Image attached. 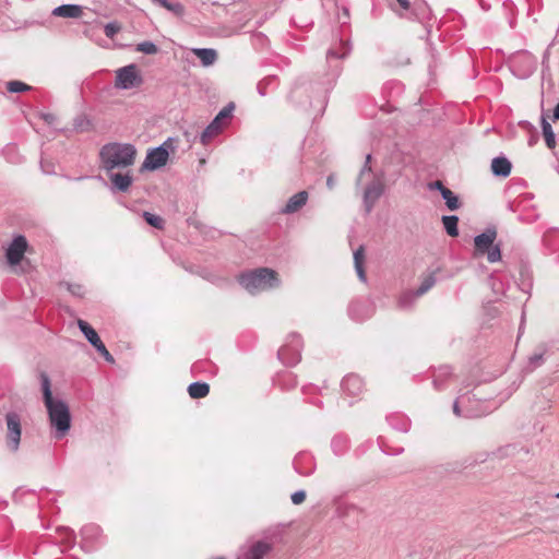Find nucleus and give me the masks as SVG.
Instances as JSON below:
<instances>
[{
    "instance_id": "nucleus-1",
    "label": "nucleus",
    "mask_w": 559,
    "mask_h": 559,
    "mask_svg": "<svg viewBox=\"0 0 559 559\" xmlns=\"http://www.w3.org/2000/svg\"><path fill=\"white\" fill-rule=\"evenodd\" d=\"M350 51L352 46L347 40L340 39L333 44L326 52L331 70L317 82L298 80L290 92V100L300 107L309 106L316 116H321L328 105L329 94L334 88L343 69L338 62L333 64V60L344 59Z\"/></svg>"
},
{
    "instance_id": "nucleus-2",
    "label": "nucleus",
    "mask_w": 559,
    "mask_h": 559,
    "mask_svg": "<svg viewBox=\"0 0 559 559\" xmlns=\"http://www.w3.org/2000/svg\"><path fill=\"white\" fill-rule=\"evenodd\" d=\"M40 384L50 426L55 429V437L61 439L71 428L69 406L64 401L52 396L50 379L45 372L40 373Z\"/></svg>"
},
{
    "instance_id": "nucleus-3",
    "label": "nucleus",
    "mask_w": 559,
    "mask_h": 559,
    "mask_svg": "<svg viewBox=\"0 0 559 559\" xmlns=\"http://www.w3.org/2000/svg\"><path fill=\"white\" fill-rule=\"evenodd\" d=\"M99 168L104 171L131 168L136 158V148L130 142H107L98 153Z\"/></svg>"
},
{
    "instance_id": "nucleus-4",
    "label": "nucleus",
    "mask_w": 559,
    "mask_h": 559,
    "mask_svg": "<svg viewBox=\"0 0 559 559\" xmlns=\"http://www.w3.org/2000/svg\"><path fill=\"white\" fill-rule=\"evenodd\" d=\"M239 284L250 294L270 290L280 286L277 273L269 267H259L238 277Z\"/></svg>"
},
{
    "instance_id": "nucleus-5",
    "label": "nucleus",
    "mask_w": 559,
    "mask_h": 559,
    "mask_svg": "<svg viewBox=\"0 0 559 559\" xmlns=\"http://www.w3.org/2000/svg\"><path fill=\"white\" fill-rule=\"evenodd\" d=\"M497 238V230L493 227L487 228L484 233L474 238L475 252L478 255L487 254V260L490 263H496L501 260V249L499 245H495Z\"/></svg>"
},
{
    "instance_id": "nucleus-6",
    "label": "nucleus",
    "mask_w": 559,
    "mask_h": 559,
    "mask_svg": "<svg viewBox=\"0 0 559 559\" xmlns=\"http://www.w3.org/2000/svg\"><path fill=\"white\" fill-rule=\"evenodd\" d=\"M234 110V103H228L223 109H221L211 123L198 132V134H200V140H210L217 136L231 122Z\"/></svg>"
},
{
    "instance_id": "nucleus-7",
    "label": "nucleus",
    "mask_w": 559,
    "mask_h": 559,
    "mask_svg": "<svg viewBox=\"0 0 559 559\" xmlns=\"http://www.w3.org/2000/svg\"><path fill=\"white\" fill-rule=\"evenodd\" d=\"M302 340L297 333L287 336L285 344L278 349V359L287 365L295 366L301 359Z\"/></svg>"
},
{
    "instance_id": "nucleus-8",
    "label": "nucleus",
    "mask_w": 559,
    "mask_h": 559,
    "mask_svg": "<svg viewBox=\"0 0 559 559\" xmlns=\"http://www.w3.org/2000/svg\"><path fill=\"white\" fill-rule=\"evenodd\" d=\"M536 58L527 51H518L510 59V69L519 79L531 76L536 70Z\"/></svg>"
},
{
    "instance_id": "nucleus-9",
    "label": "nucleus",
    "mask_w": 559,
    "mask_h": 559,
    "mask_svg": "<svg viewBox=\"0 0 559 559\" xmlns=\"http://www.w3.org/2000/svg\"><path fill=\"white\" fill-rule=\"evenodd\" d=\"M5 444L10 452L16 453L20 449L22 424L21 417L17 413L9 412L5 415Z\"/></svg>"
},
{
    "instance_id": "nucleus-10",
    "label": "nucleus",
    "mask_w": 559,
    "mask_h": 559,
    "mask_svg": "<svg viewBox=\"0 0 559 559\" xmlns=\"http://www.w3.org/2000/svg\"><path fill=\"white\" fill-rule=\"evenodd\" d=\"M142 78L135 64H129L117 70L115 86L122 90H130L139 86Z\"/></svg>"
},
{
    "instance_id": "nucleus-11",
    "label": "nucleus",
    "mask_w": 559,
    "mask_h": 559,
    "mask_svg": "<svg viewBox=\"0 0 559 559\" xmlns=\"http://www.w3.org/2000/svg\"><path fill=\"white\" fill-rule=\"evenodd\" d=\"M167 143L163 142L162 145L147 152L142 164V170H156L166 165L169 156V152L166 148Z\"/></svg>"
},
{
    "instance_id": "nucleus-12",
    "label": "nucleus",
    "mask_w": 559,
    "mask_h": 559,
    "mask_svg": "<svg viewBox=\"0 0 559 559\" xmlns=\"http://www.w3.org/2000/svg\"><path fill=\"white\" fill-rule=\"evenodd\" d=\"M28 248L26 238L23 235H17L13 238L5 251V258L10 266H15L21 263L24 254Z\"/></svg>"
},
{
    "instance_id": "nucleus-13",
    "label": "nucleus",
    "mask_w": 559,
    "mask_h": 559,
    "mask_svg": "<svg viewBox=\"0 0 559 559\" xmlns=\"http://www.w3.org/2000/svg\"><path fill=\"white\" fill-rule=\"evenodd\" d=\"M110 181V190L112 192H128L133 183L131 168L124 170L105 171Z\"/></svg>"
},
{
    "instance_id": "nucleus-14",
    "label": "nucleus",
    "mask_w": 559,
    "mask_h": 559,
    "mask_svg": "<svg viewBox=\"0 0 559 559\" xmlns=\"http://www.w3.org/2000/svg\"><path fill=\"white\" fill-rule=\"evenodd\" d=\"M271 549L272 546L267 542H254L251 545L242 547L237 559H263Z\"/></svg>"
},
{
    "instance_id": "nucleus-15",
    "label": "nucleus",
    "mask_w": 559,
    "mask_h": 559,
    "mask_svg": "<svg viewBox=\"0 0 559 559\" xmlns=\"http://www.w3.org/2000/svg\"><path fill=\"white\" fill-rule=\"evenodd\" d=\"M383 183L381 179H373L365 189L364 192V205L367 213H370L383 193Z\"/></svg>"
},
{
    "instance_id": "nucleus-16",
    "label": "nucleus",
    "mask_w": 559,
    "mask_h": 559,
    "mask_svg": "<svg viewBox=\"0 0 559 559\" xmlns=\"http://www.w3.org/2000/svg\"><path fill=\"white\" fill-rule=\"evenodd\" d=\"M429 190H437L440 192L442 199L445 202L447 207L450 211H456L461 207V202L459 200V197L449 188H447L442 181L436 180L428 183Z\"/></svg>"
},
{
    "instance_id": "nucleus-17",
    "label": "nucleus",
    "mask_w": 559,
    "mask_h": 559,
    "mask_svg": "<svg viewBox=\"0 0 559 559\" xmlns=\"http://www.w3.org/2000/svg\"><path fill=\"white\" fill-rule=\"evenodd\" d=\"M343 391L352 396H358L365 388L362 379L358 374H348L342 381Z\"/></svg>"
},
{
    "instance_id": "nucleus-18",
    "label": "nucleus",
    "mask_w": 559,
    "mask_h": 559,
    "mask_svg": "<svg viewBox=\"0 0 559 559\" xmlns=\"http://www.w3.org/2000/svg\"><path fill=\"white\" fill-rule=\"evenodd\" d=\"M308 192L300 191L288 199L285 206L281 210L283 214H294L302 209L308 201Z\"/></svg>"
},
{
    "instance_id": "nucleus-19",
    "label": "nucleus",
    "mask_w": 559,
    "mask_h": 559,
    "mask_svg": "<svg viewBox=\"0 0 559 559\" xmlns=\"http://www.w3.org/2000/svg\"><path fill=\"white\" fill-rule=\"evenodd\" d=\"M51 14L63 19H80L83 15V7L79 4H62L56 7Z\"/></svg>"
},
{
    "instance_id": "nucleus-20",
    "label": "nucleus",
    "mask_w": 559,
    "mask_h": 559,
    "mask_svg": "<svg viewBox=\"0 0 559 559\" xmlns=\"http://www.w3.org/2000/svg\"><path fill=\"white\" fill-rule=\"evenodd\" d=\"M512 170V164L506 156H497L491 160V171L496 177L507 178Z\"/></svg>"
},
{
    "instance_id": "nucleus-21",
    "label": "nucleus",
    "mask_w": 559,
    "mask_h": 559,
    "mask_svg": "<svg viewBox=\"0 0 559 559\" xmlns=\"http://www.w3.org/2000/svg\"><path fill=\"white\" fill-rule=\"evenodd\" d=\"M193 55H195L203 67H210L217 60V51L213 48H193Z\"/></svg>"
},
{
    "instance_id": "nucleus-22",
    "label": "nucleus",
    "mask_w": 559,
    "mask_h": 559,
    "mask_svg": "<svg viewBox=\"0 0 559 559\" xmlns=\"http://www.w3.org/2000/svg\"><path fill=\"white\" fill-rule=\"evenodd\" d=\"M0 154H2L8 162L19 164L22 162V156L16 152L15 142H0Z\"/></svg>"
},
{
    "instance_id": "nucleus-23",
    "label": "nucleus",
    "mask_w": 559,
    "mask_h": 559,
    "mask_svg": "<svg viewBox=\"0 0 559 559\" xmlns=\"http://www.w3.org/2000/svg\"><path fill=\"white\" fill-rule=\"evenodd\" d=\"M337 515L344 520L353 518L354 522L359 521V516L361 515V511L355 504L349 503H340L336 509Z\"/></svg>"
},
{
    "instance_id": "nucleus-24",
    "label": "nucleus",
    "mask_w": 559,
    "mask_h": 559,
    "mask_svg": "<svg viewBox=\"0 0 559 559\" xmlns=\"http://www.w3.org/2000/svg\"><path fill=\"white\" fill-rule=\"evenodd\" d=\"M78 325L92 346L96 347L99 343H103L97 332L86 321L79 320Z\"/></svg>"
},
{
    "instance_id": "nucleus-25",
    "label": "nucleus",
    "mask_w": 559,
    "mask_h": 559,
    "mask_svg": "<svg viewBox=\"0 0 559 559\" xmlns=\"http://www.w3.org/2000/svg\"><path fill=\"white\" fill-rule=\"evenodd\" d=\"M153 3L166 9L177 17H182L186 13L185 7L180 2H170L168 0H152Z\"/></svg>"
},
{
    "instance_id": "nucleus-26",
    "label": "nucleus",
    "mask_w": 559,
    "mask_h": 559,
    "mask_svg": "<svg viewBox=\"0 0 559 559\" xmlns=\"http://www.w3.org/2000/svg\"><path fill=\"white\" fill-rule=\"evenodd\" d=\"M365 261V250L364 247L360 246L354 251V264L356 273L361 282H366V273L364 269Z\"/></svg>"
},
{
    "instance_id": "nucleus-27",
    "label": "nucleus",
    "mask_w": 559,
    "mask_h": 559,
    "mask_svg": "<svg viewBox=\"0 0 559 559\" xmlns=\"http://www.w3.org/2000/svg\"><path fill=\"white\" fill-rule=\"evenodd\" d=\"M466 401H469V396L467 395H461L454 401L453 413L457 417H473L476 415L473 411L463 408Z\"/></svg>"
},
{
    "instance_id": "nucleus-28",
    "label": "nucleus",
    "mask_w": 559,
    "mask_h": 559,
    "mask_svg": "<svg viewBox=\"0 0 559 559\" xmlns=\"http://www.w3.org/2000/svg\"><path fill=\"white\" fill-rule=\"evenodd\" d=\"M210 392V385L205 382H192L188 386V393L192 399L205 397Z\"/></svg>"
},
{
    "instance_id": "nucleus-29",
    "label": "nucleus",
    "mask_w": 559,
    "mask_h": 559,
    "mask_svg": "<svg viewBox=\"0 0 559 559\" xmlns=\"http://www.w3.org/2000/svg\"><path fill=\"white\" fill-rule=\"evenodd\" d=\"M102 534V530L96 524H87L82 527L81 535L82 538L86 542H96Z\"/></svg>"
},
{
    "instance_id": "nucleus-30",
    "label": "nucleus",
    "mask_w": 559,
    "mask_h": 559,
    "mask_svg": "<svg viewBox=\"0 0 559 559\" xmlns=\"http://www.w3.org/2000/svg\"><path fill=\"white\" fill-rule=\"evenodd\" d=\"M442 223H443L444 229L449 236L456 237L459 235V229H457L459 217L457 216L443 215Z\"/></svg>"
},
{
    "instance_id": "nucleus-31",
    "label": "nucleus",
    "mask_w": 559,
    "mask_h": 559,
    "mask_svg": "<svg viewBox=\"0 0 559 559\" xmlns=\"http://www.w3.org/2000/svg\"><path fill=\"white\" fill-rule=\"evenodd\" d=\"M452 374V371H451V368L449 366H443V367H440L435 376H433V386L436 388V390H442L443 389V382L447 378L451 377Z\"/></svg>"
},
{
    "instance_id": "nucleus-32",
    "label": "nucleus",
    "mask_w": 559,
    "mask_h": 559,
    "mask_svg": "<svg viewBox=\"0 0 559 559\" xmlns=\"http://www.w3.org/2000/svg\"><path fill=\"white\" fill-rule=\"evenodd\" d=\"M276 383L284 390H289L296 386V376L293 372H284L278 376Z\"/></svg>"
},
{
    "instance_id": "nucleus-33",
    "label": "nucleus",
    "mask_w": 559,
    "mask_h": 559,
    "mask_svg": "<svg viewBox=\"0 0 559 559\" xmlns=\"http://www.w3.org/2000/svg\"><path fill=\"white\" fill-rule=\"evenodd\" d=\"M331 448L336 455H342L348 449V440L344 436H335L331 441Z\"/></svg>"
},
{
    "instance_id": "nucleus-34",
    "label": "nucleus",
    "mask_w": 559,
    "mask_h": 559,
    "mask_svg": "<svg viewBox=\"0 0 559 559\" xmlns=\"http://www.w3.org/2000/svg\"><path fill=\"white\" fill-rule=\"evenodd\" d=\"M436 284V275L435 272L426 275L423 280L418 288L415 290L417 296L425 295L428 290H430Z\"/></svg>"
},
{
    "instance_id": "nucleus-35",
    "label": "nucleus",
    "mask_w": 559,
    "mask_h": 559,
    "mask_svg": "<svg viewBox=\"0 0 559 559\" xmlns=\"http://www.w3.org/2000/svg\"><path fill=\"white\" fill-rule=\"evenodd\" d=\"M418 297L415 290L405 292L399 298V307L401 309H409Z\"/></svg>"
},
{
    "instance_id": "nucleus-36",
    "label": "nucleus",
    "mask_w": 559,
    "mask_h": 559,
    "mask_svg": "<svg viewBox=\"0 0 559 559\" xmlns=\"http://www.w3.org/2000/svg\"><path fill=\"white\" fill-rule=\"evenodd\" d=\"M33 87L31 85L17 80L9 81L7 83V90L10 93H23L28 92Z\"/></svg>"
},
{
    "instance_id": "nucleus-37",
    "label": "nucleus",
    "mask_w": 559,
    "mask_h": 559,
    "mask_svg": "<svg viewBox=\"0 0 559 559\" xmlns=\"http://www.w3.org/2000/svg\"><path fill=\"white\" fill-rule=\"evenodd\" d=\"M364 304L360 302V301H353L349 307H348V313L349 316L357 320V321H362L365 318L368 317V313L367 314H360V309L364 308Z\"/></svg>"
},
{
    "instance_id": "nucleus-38",
    "label": "nucleus",
    "mask_w": 559,
    "mask_h": 559,
    "mask_svg": "<svg viewBox=\"0 0 559 559\" xmlns=\"http://www.w3.org/2000/svg\"><path fill=\"white\" fill-rule=\"evenodd\" d=\"M135 50L145 55H155L158 51V47L153 41L145 40L138 44Z\"/></svg>"
},
{
    "instance_id": "nucleus-39",
    "label": "nucleus",
    "mask_w": 559,
    "mask_h": 559,
    "mask_svg": "<svg viewBox=\"0 0 559 559\" xmlns=\"http://www.w3.org/2000/svg\"><path fill=\"white\" fill-rule=\"evenodd\" d=\"M143 217L148 225L157 229H162L164 227V219L158 215L152 214L150 212H144Z\"/></svg>"
},
{
    "instance_id": "nucleus-40",
    "label": "nucleus",
    "mask_w": 559,
    "mask_h": 559,
    "mask_svg": "<svg viewBox=\"0 0 559 559\" xmlns=\"http://www.w3.org/2000/svg\"><path fill=\"white\" fill-rule=\"evenodd\" d=\"M121 31V24L117 21L109 22L104 26L106 37L114 38Z\"/></svg>"
},
{
    "instance_id": "nucleus-41",
    "label": "nucleus",
    "mask_w": 559,
    "mask_h": 559,
    "mask_svg": "<svg viewBox=\"0 0 559 559\" xmlns=\"http://www.w3.org/2000/svg\"><path fill=\"white\" fill-rule=\"evenodd\" d=\"M370 162H371V154H367L366 155V162H365V165L364 167L361 168L360 173H359V176L357 178V181H356V185L357 186H360L361 182L364 181L365 177L366 176H370L371 175V166H370Z\"/></svg>"
},
{
    "instance_id": "nucleus-42",
    "label": "nucleus",
    "mask_w": 559,
    "mask_h": 559,
    "mask_svg": "<svg viewBox=\"0 0 559 559\" xmlns=\"http://www.w3.org/2000/svg\"><path fill=\"white\" fill-rule=\"evenodd\" d=\"M542 128L544 140H555V133L552 131L551 124L546 120L544 116H542Z\"/></svg>"
},
{
    "instance_id": "nucleus-43",
    "label": "nucleus",
    "mask_w": 559,
    "mask_h": 559,
    "mask_svg": "<svg viewBox=\"0 0 559 559\" xmlns=\"http://www.w3.org/2000/svg\"><path fill=\"white\" fill-rule=\"evenodd\" d=\"M90 121L84 116L78 117L74 121V129L80 132L87 131L90 129Z\"/></svg>"
},
{
    "instance_id": "nucleus-44",
    "label": "nucleus",
    "mask_w": 559,
    "mask_h": 559,
    "mask_svg": "<svg viewBox=\"0 0 559 559\" xmlns=\"http://www.w3.org/2000/svg\"><path fill=\"white\" fill-rule=\"evenodd\" d=\"M544 362V357H543V354H534L530 357V360H528V368L530 370H534L535 368L542 366V364Z\"/></svg>"
},
{
    "instance_id": "nucleus-45",
    "label": "nucleus",
    "mask_w": 559,
    "mask_h": 559,
    "mask_svg": "<svg viewBox=\"0 0 559 559\" xmlns=\"http://www.w3.org/2000/svg\"><path fill=\"white\" fill-rule=\"evenodd\" d=\"M61 533H62L64 543H67L68 545H72L74 543L75 534L72 530H70L68 527H63V528H61Z\"/></svg>"
},
{
    "instance_id": "nucleus-46",
    "label": "nucleus",
    "mask_w": 559,
    "mask_h": 559,
    "mask_svg": "<svg viewBox=\"0 0 559 559\" xmlns=\"http://www.w3.org/2000/svg\"><path fill=\"white\" fill-rule=\"evenodd\" d=\"M39 118L43 119L47 124L49 126H55V123L57 122L58 118L55 114L52 112H39L38 114Z\"/></svg>"
},
{
    "instance_id": "nucleus-47",
    "label": "nucleus",
    "mask_w": 559,
    "mask_h": 559,
    "mask_svg": "<svg viewBox=\"0 0 559 559\" xmlns=\"http://www.w3.org/2000/svg\"><path fill=\"white\" fill-rule=\"evenodd\" d=\"M95 348L108 362L112 364L115 361L112 355L107 350L104 343H99Z\"/></svg>"
},
{
    "instance_id": "nucleus-48",
    "label": "nucleus",
    "mask_w": 559,
    "mask_h": 559,
    "mask_svg": "<svg viewBox=\"0 0 559 559\" xmlns=\"http://www.w3.org/2000/svg\"><path fill=\"white\" fill-rule=\"evenodd\" d=\"M67 288L74 296L81 297L84 294V288L80 284H69V283H67Z\"/></svg>"
},
{
    "instance_id": "nucleus-49",
    "label": "nucleus",
    "mask_w": 559,
    "mask_h": 559,
    "mask_svg": "<svg viewBox=\"0 0 559 559\" xmlns=\"http://www.w3.org/2000/svg\"><path fill=\"white\" fill-rule=\"evenodd\" d=\"M292 502L294 504H300L305 501L306 499V491L305 490H298V491H295L292 497Z\"/></svg>"
},
{
    "instance_id": "nucleus-50",
    "label": "nucleus",
    "mask_w": 559,
    "mask_h": 559,
    "mask_svg": "<svg viewBox=\"0 0 559 559\" xmlns=\"http://www.w3.org/2000/svg\"><path fill=\"white\" fill-rule=\"evenodd\" d=\"M274 81V78H266L264 81H261L257 88L261 96L266 95V85L272 83Z\"/></svg>"
},
{
    "instance_id": "nucleus-51",
    "label": "nucleus",
    "mask_w": 559,
    "mask_h": 559,
    "mask_svg": "<svg viewBox=\"0 0 559 559\" xmlns=\"http://www.w3.org/2000/svg\"><path fill=\"white\" fill-rule=\"evenodd\" d=\"M335 186V178L333 175H330L326 179V187L332 190Z\"/></svg>"
},
{
    "instance_id": "nucleus-52",
    "label": "nucleus",
    "mask_w": 559,
    "mask_h": 559,
    "mask_svg": "<svg viewBox=\"0 0 559 559\" xmlns=\"http://www.w3.org/2000/svg\"><path fill=\"white\" fill-rule=\"evenodd\" d=\"M40 166H41V169L45 174H53L55 170H53V166L52 165H49V168H46L44 162L41 160L40 162Z\"/></svg>"
},
{
    "instance_id": "nucleus-53",
    "label": "nucleus",
    "mask_w": 559,
    "mask_h": 559,
    "mask_svg": "<svg viewBox=\"0 0 559 559\" xmlns=\"http://www.w3.org/2000/svg\"><path fill=\"white\" fill-rule=\"evenodd\" d=\"M402 9L408 10L409 8V1L408 0H396Z\"/></svg>"
},
{
    "instance_id": "nucleus-54",
    "label": "nucleus",
    "mask_w": 559,
    "mask_h": 559,
    "mask_svg": "<svg viewBox=\"0 0 559 559\" xmlns=\"http://www.w3.org/2000/svg\"><path fill=\"white\" fill-rule=\"evenodd\" d=\"M552 119H554V120H559V103H558V104H557V106L554 108Z\"/></svg>"
},
{
    "instance_id": "nucleus-55",
    "label": "nucleus",
    "mask_w": 559,
    "mask_h": 559,
    "mask_svg": "<svg viewBox=\"0 0 559 559\" xmlns=\"http://www.w3.org/2000/svg\"><path fill=\"white\" fill-rule=\"evenodd\" d=\"M297 464H298L297 460H295V468L298 472V474H301V475H309L310 474V472L309 473L301 472Z\"/></svg>"
},
{
    "instance_id": "nucleus-56",
    "label": "nucleus",
    "mask_w": 559,
    "mask_h": 559,
    "mask_svg": "<svg viewBox=\"0 0 559 559\" xmlns=\"http://www.w3.org/2000/svg\"><path fill=\"white\" fill-rule=\"evenodd\" d=\"M556 143H557V142H552V141L546 142L547 146H548L550 150H554V148H555Z\"/></svg>"
},
{
    "instance_id": "nucleus-57",
    "label": "nucleus",
    "mask_w": 559,
    "mask_h": 559,
    "mask_svg": "<svg viewBox=\"0 0 559 559\" xmlns=\"http://www.w3.org/2000/svg\"><path fill=\"white\" fill-rule=\"evenodd\" d=\"M480 5H481V8H483L484 10H488V9H489V7H486L481 1H480Z\"/></svg>"
},
{
    "instance_id": "nucleus-58",
    "label": "nucleus",
    "mask_w": 559,
    "mask_h": 559,
    "mask_svg": "<svg viewBox=\"0 0 559 559\" xmlns=\"http://www.w3.org/2000/svg\"><path fill=\"white\" fill-rule=\"evenodd\" d=\"M166 140L173 141L175 139L173 136H168Z\"/></svg>"
},
{
    "instance_id": "nucleus-59",
    "label": "nucleus",
    "mask_w": 559,
    "mask_h": 559,
    "mask_svg": "<svg viewBox=\"0 0 559 559\" xmlns=\"http://www.w3.org/2000/svg\"><path fill=\"white\" fill-rule=\"evenodd\" d=\"M556 498H558V499H559V492H558V493H556Z\"/></svg>"
}]
</instances>
